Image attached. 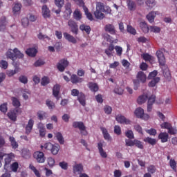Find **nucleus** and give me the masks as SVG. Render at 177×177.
<instances>
[{"label": "nucleus", "mask_w": 177, "mask_h": 177, "mask_svg": "<svg viewBox=\"0 0 177 177\" xmlns=\"http://www.w3.org/2000/svg\"><path fill=\"white\" fill-rule=\"evenodd\" d=\"M103 12V3L98 2L96 4V10L94 12V16L97 20H103L106 15L102 12Z\"/></svg>", "instance_id": "1"}, {"label": "nucleus", "mask_w": 177, "mask_h": 177, "mask_svg": "<svg viewBox=\"0 0 177 177\" xmlns=\"http://www.w3.org/2000/svg\"><path fill=\"white\" fill-rule=\"evenodd\" d=\"M134 114L137 118H141V120H145V121H147L150 118V115L145 113V110L141 107L137 108L134 111Z\"/></svg>", "instance_id": "2"}, {"label": "nucleus", "mask_w": 177, "mask_h": 177, "mask_svg": "<svg viewBox=\"0 0 177 177\" xmlns=\"http://www.w3.org/2000/svg\"><path fill=\"white\" fill-rule=\"evenodd\" d=\"M72 125L73 128H77L80 131V133L84 135V136H86V135H88L86 127H85L84 122H73Z\"/></svg>", "instance_id": "3"}, {"label": "nucleus", "mask_w": 177, "mask_h": 177, "mask_svg": "<svg viewBox=\"0 0 177 177\" xmlns=\"http://www.w3.org/2000/svg\"><path fill=\"white\" fill-rule=\"evenodd\" d=\"M45 150H50L53 154V156H56L59 153V150H60V146L54 145L50 142H47L44 145Z\"/></svg>", "instance_id": "4"}, {"label": "nucleus", "mask_w": 177, "mask_h": 177, "mask_svg": "<svg viewBox=\"0 0 177 177\" xmlns=\"http://www.w3.org/2000/svg\"><path fill=\"white\" fill-rule=\"evenodd\" d=\"M33 158L38 162L39 164H44L45 162V160H46V158L45 157V153L42 151H35L33 153Z\"/></svg>", "instance_id": "5"}, {"label": "nucleus", "mask_w": 177, "mask_h": 177, "mask_svg": "<svg viewBox=\"0 0 177 177\" xmlns=\"http://www.w3.org/2000/svg\"><path fill=\"white\" fill-rule=\"evenodd\" d=\"M69 64L70 63L68 62V61L66 59H62L57 64V68L61 73H63V71H64V70H66V67H68Z\"/></svg>", "instance_id": "6"}, {"label": "nucleus", "mask_w": 177, "mask_h": 177, "mask_svg": "<svg viewBox=\"0 0 177 177\" xmlns=\"http://www.w3.org/2000/svg\"><path fill=\"white\" fill-rule=\"evenodd\" d=\"M69 64L70 63L68 62V61L66 59H62L57 64V68L61 73H63V71H64V70H66V67H68Z\"/></svg>", "instance_id": "7"}, {"label": "nucleus", "mask_w": 177, "mask_h": 177, "mask_svg": "<svg viewBox=\"0 0 177 177\" xmlns=\"http://www.w3.org/2000/svg\"><path fill=\"white\" fill-rule=\"evenodd\" d=\"M68 27H70L73 34H75V35L78 34V24H77V22H75V21L70 19L68 21Z\"/></svg>", "instance_id": "8"}, {"label": "nucleus", "mask_w": 177, "mask_h": 177, "mask_svg": "<svg viewBox=\"0 0 177 177\" xmlns=\"http://www.w3.org/2000/svg\"><path fill=\"white\" fill-rule=\"evenodd\" d=\"M11 100L12 106L15 107V111H16V113H21V111H20V109H19V107L21 106L20 100H19V99H17L16 97H12Z\"/></svg>", "instance_id": "9"}, {"label": "nucleus", "mask_w": 177, "mask_h": 177, "mask_svg": "<svg viewBox=\"0 0 177 177\" xmlns=\"http://www.w3.org/2000/svg\"><path fill=\"white\" fill-rule=\"evenodd\" d=\"M156 102V95H152L148 98L147 102V112L151 113L153 110V104Z\"/></svg>", "instance_id": "10"}, {"label": "nucleus", "mask_w": 177, "mask_h": 177, "mask_svg": "<svg viewBox=\"0 0 177 177\" xmlns=\"http://www.w3.org/2000/svg\"><path fill=\"white\" fill-rule=\"evenodd\" d=\"M156 56L158 57L160 66H165V56H164V53L158 50L156 52Z\"/></svg>", "instance_id": "11"}, {"label": "nucleus", "mask_w": 177, "mask_h": 177, "mask_svg": "<svg viewBox=\"0 0 177 177\" xmlns=\"http://www.w3.org/2000/svg\"><path fill=\"white\" fill-rule=\"evenodd\" d=\"M34 120L30 119L28 122L25 127V133L26 135H30L31 131H32V128H34Z\"/></svg>", "instance_id": "12"}, {"label": "nucleus", "mask_w": 177, "mask_h": 177, "mask_svg": "<svg viewBox=\"0 0 177 177\" xmlns=\"http://www.w3.org/2000/svg\"><path fill=\"white\" fill-rule=\"evenodd\" d=\"M158 139L160 140L161 143H167L169 139V134L167 132H160L158 136Z\"/></svg>", "instance_id": "13"}, {"label": "nucleus", "mask_w": 177, "mask_h": 177, "mask_svg": "<svg viewBox=\"0 0 177 177\" xmlns=\"http://www.w3.org/2000/svg\"><path fill=\"white\" fill-rule=\"evenodd\" d=\"M115 120L120 124H125L126 125L131 124V121L129 119H127V118H125L124 116L121 115H117Z\"/></svg>", "instance_id": "14"}, {"label": "nucleus", "mask_w": 177, "mask_h": 177, "mask_svg": "<svg viewBox=\"0 0 177 177\" xmlns=\"http://www.w3.org/2000/svg\"><path fill=\"white\" fill-rule=\"evenodd\" d=\"M104 30L106 32H109L111 35H115L117 30H115V27L113 24H108L105 26Z\"/></svg>", "instance_id": "15"}, {"label": "nucleus", "mask_w": 177, "mask_h": 177, "mask_svg": "<svg viewBox=\"0 0 177 177\" xmlns=\"http://www.w3.org/2000/svg\"><path fill=\"white\" fill-rule=\"evenodd\" d=\"M15 158V153H10L8 154V156L5 158L4 169L9 168V165L12 162V160Z\"/></svg>", "instance_id": "16"}, {"label": "nucleus", "mask_w": 177, "mask_h": 177, "mask_svg": "<svg viewBox=\"0 0 177 177\" xmlns=\"http://www.w3.org/2000/svg\"><path fill=\"white\" fill-rule=\"evenodd\" d=\"M82 171H84V166L82 164H76L73 166V174L75 175H81Z\"/></svg>", "instance_id": "17"}, {"label": "nucleus", "mask_w": 177, "mask_h": 177, "mask_svg": "<svg viewBox=\"0 0 177 177\" xmlns=\"http://www.w3.org/2000/svg\"><path fill=\"white\" fill-rule=\"evenodd\" d=\"M71 82L72 84H81L82 82H84V78L80 77L75 74H73L71 76Z\"/></svg>", "instance_id": "18"}, {"label": "nucleus", "mask_w": 177, "mask_h": 177, "mask_svg": "<svg viewBox=\"0 0 177 177\" xmlns=\"http://www.w3.org/2000/svg\"><path fill=\"white\" fill-rule=\"evenodd\" d=\"M73 10H71V3H66L65 5V19H68L71 16Z\"/></svg>", "instance_id": "19"}, {"label": "nucleus", "mask_w": 177, "mask_h": 177, "mask_svg": "<svg viewBox=\"0 0 177 177\" xmlns=\"http://www.w3.org/2000/svg\"><path fill=\"white\" fill-rule=\"evenodd\" d=\"M97 149L101 157H102V158H107V153L103 149V142H100L97 143Z\"/></svg>", "instance_id": "20"}, {"label": "nucleus", "mask_w": 177, "mask_h": 177, "mask_svg": "<svg viewBox=\"0 0 177 177\" xmlns=\"http://www.w3.org/2000/svg\"><path fill=\"white\" fill-rule=\"evenodd\" d=\"M41 12L44 19L50 17V11L46 5H44L41 8Z\"/></svg>", "instance_id": "21"}, {"label": "nucleus", "mask_w": 177, "mask_h": 177, "mask_svg": "<svg viewBox=\"0 0 177 177\" xmlns=\"http://www.w3.org/2000/svg\"><path fill=\"white\" fill-rule=\"evenodd\" d=\"M37 53L38 50H37V48H30L26 50V55H28V56H30V57H35Z\"/></svg>", "instance_id": "22"}, {"label": "nucleus", "mask_w": 177, "mask_h": 177, "mask_svg": "<svg viewBox=\"0 0 177 177\" xmlns=\"http://www.w3.org/2000/svg\"><path fill=\"white\" fill-rule=\"evenodd\" d=\"M136 78L138 81L142 82V84H145V82H146V80L147 79L146 74H145V73H143L142 71H139L138 73Z\"/></svg>", "instance_id": "23"}, {"label": "nucleus", "mask_w": 177, "mask_h": 177, "mask_svg": "<svg viewBox=\"0 0 177 177\" xmlns=\"http://www.w3.org/2000/svg\"><path fill=\"white\" fill-rule=\"evenodd\" d=\"M6 24H8L6 17H1L0 19V31H5L6 30Z\"/></svg>", "instance_id": "24"}, {"label": "nucleus", "mask_w": 177, "mask_h": 177, "mask_svg": "<svg viewBox=\"0 0 177 177\" xmlns=\"http://www.w3.org/2000/svg\"><path fill=\"white\" fill-rule=\"evenodd\" d=\"M64 37L65 39H67V41H68V42H71V44H77V39H75V37H74V36H73L67 32H64Z\"/></svg>", "instance_id": "25"}, {"label": "nucleus", "mask_w": 177, "mask_h": 177, "mask_svg": "<svg viewBox=\"0 0 177 177\" xmlns=\"http://www.w3.org/2000/svg\"><path fill=\"white\" fill-rule=\"evenodd\" d=\"M17 113L16 112V111H15V109L10 111L7 115L8 117V118H10L11 120V121H17Z\"/></svg>", "instance_id": "26"}, {"label": "nucleus", "mask_w": 177, "mask_h": 177, "mask_svg": "<svg viewBox=\"0 0 177 177\" xmlns=\"http://www.w3.org/2000/svg\"><path fill=\"white\" fill-rule=\"evenodd\" d=\"M88 87L91 91V92H97L99 91V85L97 83L89 82L88 84Z\"/></svg>", "instance_id": "27"}, {"label": "nucleus", "mask_w": 177, "mask_h": 177, "mask_svg": "<svg viewBox=\"0 0 177 177\" xmlns=\"http://www.w3.org/2000/svg\"><path fill=\"white\" fill-rule=\"evenodd\" d=\"M59 93H60V85L55 84L53 88V95L59 100Z\"/></svg>", "instance_id": "28"}, {"label": "nucleus", "mask_w": 177, "mask_h": 177, "mask_svg": "<svg viewBox=\"0 0 177 177\" xmlns=\"http://www.w3.org/2000/svg\"><path fill=\"white\" fill-rule=\"evenodd\" d=\"M114 45L110 44L106 49H105V53L108 57H111L113 56V52H114Z\"/></svg>", "instance_id": "29"}, {"label": "nucleus", "mask_w": 177, "mask_h": 177, "mask_svg": "<svg viewBox=\"0 0 177 177\" xmlns=\"http://www.w3.org/2000/svg\"><path fill=\"white\" fill-rule=\"evenodd\" d=\"M157 16V12L154 11H151L147 15V19L149 23H154V19Z\"/></svg>", "instance_id": "30"}, {"label": "nucleus", "mask_w": 177, "mask_h": 177, "mask_svg": "<svg viewBox=\"0 0 177 177\" xmlns=\"http://www.w3.org/2000/svg\"><path fill=\"white\" fill-rule=\"evenodd\" d=\"M127 4L129 10H130L131 11L136 10V3H135V1L132 0H127Z\"/></svg>", "instance_id": "31"}, {"label": "nucleus", "mask_w": 177, "mask_h": 177, "mask_svg": "<svg viewBox=\"0 0 177 177\" xmlns=\"http://www.w3.org/2000/svg\"><path fill=\"white\" fill-rule=\"evenodd\" d=\"M140 27L145 34H147V32L150 31V28H149V26H147V24L145 21L140 22Z\"/></svg>", "instance_id": "32"}, {"label": "nucleus", "mask_w": 177, "mask_h": 177, "mask_svg": "<svg viewBox=\"0 0 177 177\" xmlns=\"http://www.w3.org/2000/svg\"><path fill=\"white\" fill-rule=\"evenodd\" d=\"M9 142L11 145L12 149H18L19 148V143L16 142V139L13 136H10L9 137Z\"/></svg>", "instance_id": "33"}, {"label": "nucleus", "mask_w": 177, "mask_h": 177, "mask_svg": "<svg viewBox=\"0 0 177 177\" xmlns=\"http://www.w3.org/2000/svg\"><path fill=\"white\" fill-rule=\"evenodd\" d=\"M80 30H81V31H85V32L89 35V34H91V28L90 26L88 25H85V24H82L80 26Z\"/></svg>", "instance_id": "34"}, {"label": "nucleus", "mask_w": 177, "mask_h": 177, "mask_svg": "<svg viewBox=\"0 0 177 177\" xmlns=\"http://www.w3.org/2000/svg\"><path fill=\"white\" fill-rule=\"evenodd\" d=\"M144 142L148 143L149 145H151V146H155V145H157V140H156V138H152L150 137L145 138L144 139Z\"/></svg>", "instance_id": "35"}, {"label": "nucleus", "mask_w": 177, "mask_h": 177, "mask_svg": "<svg viewBox=\"0 0 177 177\" xmlns=\"http://www.w3.org/2000/svg\"><path fill=\"white\" fill-rule=\"evenodd\" d=\"M73 18L75 20H77L79 21L82 19V14H81V11L78 9H75V10L73 12Z\"/></svg>", "instance_id": "36"}, {"label": "nucleus", "mask_w": 177, "mask_h": 177, "mask_svg": "<svg viewBox=\"0 0 177 177\" xmlns=\"http://www.w3.org/2000/svg\"><path fill=\"white\" fill-rule=\"evenodd\" d=\"M100 129L102 132V135H103L104 138L105 139V140H110L111 137H110V134L109 133V131H107V129H106L104 127H101Z\"/></svg>", "instance_id": "37"}, {"label": "nucleus", "mask_w": 177, "mask_h": 177, "mask_svg": "<svg viewBox=\"0 0 177 177\" xmlns=\"http://www.w3.org/2000/svg\"><path fill=\"white\" fill-rule=\"evenodd\" d=\"M160 79L158 77L153 78L151 82H149L148 86H149V88H154V86L160 82Z\"/></svg>", "instance_id": "38"}, {"label": "nucleus", "mask_w": 177, "mask_h": 177, "mask_svg": "<svg viewBox=\"0 0 177 177\" xmlns=\"http://www.w3.org/2000/svg\"><path fill=\"white\" fill-rule=\"evenodd\" d=\"M147 100V95H140L137 100V103L138 104H143V103H146Z\"/></svg>", "instance_id": "39"}, {"label": "nucleus", "mask_w": 177, "mask_h": 177, "mask_svg": "<svg viewBox=\"0 0 177 177\" xmlns=\"http://www.w3.org/2000/svg\"><path fill=\"white\" fill-rule=\"evenodd\" d=\"M55 138H57V140H58L60 145H64V138H63V135L62 134V133L57 132L55 134Z\"/></svg>", "instance_id": "40"}, {"label": "nucleus", "mask_w": 177, "mask_h": 177, "mask_svg": "<svg viewBox=\"0 0 177 177\" xmlns=\"http://www.w3.org/2000/svg\"><path fill=\"white\" fill-rule=\"evenodd\" d=\"M14 52V55H15V59H23V57H24V54L21 53V52H20V50H19V49L17 48H15L13 50Z\"/></svg>", "instance_id": "41"}, {"label": "nucleus", "mask_w": 177, "mask_h": 177, "mask_svg": "<svg viewBox=\"0 0 177 177\" xmlns=\"http://www.w3.org/2000/svg\"><path fill=\"white\" fill-rule=\"evenodd\" d=\"M77 100L82 104V106H85L86 104L85 101V94L80 93V95L77 97Z\"/></svg>", "instance_id": "42"}, {"label": "nucleus", "mask_w": 177, "mask_h": 177, "mask_svg": "<svg viewBox=\"0 0 177 177\" xmlns=\"http://www.w3.org/2000/svg\"><path fill=\"white\" fill-rule=\"evenodd\" d=\"M47 114L46 112L43 111H39L37 112V116L39 120H40V121H42V120H44V118H46L47 117Z\"/></svg>", "instance_id": "43"}, {"label": "nucleus", "mask_w": 177, "mask_h": 177, "mask_svg": "<svg viewBox=\"0 0 177 177\" xmlns=\"http://www.w3.org/2000/svg\"><path fill=\"white\" fill-rule=\"evenodd\" d=\"M21 10V3H16L14 4L12 11L14 13H17Z\"/></svg>", "instance_id": "44"}, {"label": "nucleus", "mask_w": 177, "mask_h": 177, "mask_svg": "<svg viewBox=\"0 0 177 177\" xmlns=\"http://www.w3.org/2000/svg\"><path fill=\"white\" fill-rule=\"evenodd\" d=\"M6 56L8 59H11V60H16V55H15V52H12V50H8L6 52Z\"/></svg>", "instance_id": "45"}, {"label": "nucleus", "mask_w": 177, "mask_h": 177, "mask_svg": "<svg viewBox=\"0 0 177 177\" xmlns=\"http://www.w3.org/2000/svg\"><path fill=\"white\" fill-rule=\"evenodd\" d=\"M134 146L138 147V149H140V150H143L144 149L143 143L139 140H134Z\"/></svg>", "instance_id": "46"}, {"label": "nucleus", "mask_w": 177, "mask_h": 177, "mask_svg": "<svg viewBox=\"0 0 177 177\" xmlns=\"http://www.w3.org/2000/svg\"><path fill=\"white\" fill-rule=\"evenodd\" d=\"M142 57L145 62H151L153 60V56L150 55L149 53L142 54Z\"/></svg>", "instance_id": "47"}, {"label": "nucleus", "mask_w": 177, "mask_h": 177, "mask_svg": "<svg viewBox=\"0 0 177 177\" xmlns=\"http://www.w3.org/2000/svg\"><path fill=\"white\" fill-rule=\"evenodd\" d=\"M104 111L105 114H107L108 115H110L113 111V108L109 105H105L104 107Z\"/></svg>", "instance_id": "48"}, {"label": "nucleus", "mask_w": 177, "mask_h": 177, "mask_svg": "<svg viewBox=\"0 0 177 177\" xmlns=\"http://www.w3.org/2000/svg\"><path fill=\"white\" fill-rule=\"evenodd\" d=\"M169 166L173 169V171H174V172H176V161H175V159H170Z\"/></svg>", "instance_id": "49"}, {"label": "nucleus", "mask_w": 177, "mask_h": 177, "mask_svg": "<svg viewBox=\"0 0 177 177\" xmlns=\"http://www.w3.org/2000/svg\"><path fill=\"white\" fill-rule=\"evenodd\" d=\"M162 129H167V131L172 127V124L168 122H165L160 125Z\"/></svg>", "instance_id": "50"}, {"label": "nucleus", "mask_w": 177, "mask_h": 177, "mask_svg": "<svg viewBox=\"0 0 177 177\" xmlns=\"http://www.w3.org/2000/svg\"><path fill=\"white\" fill-rule=\"evenodd\" d=\"M10 169L12 172H17V169H19V163L17 162H13L10 165Z\"/></svg>", "instance_id": "51"}, {"label": "nucleus", "mask_w": 177, "mask_h": 177, "mask_svg": "<svg viewBox=\"0 0 177 177\" xmlns=\"http://www.w3.org/2000/svg\"><path fill=\"white\" fill-rule=\"evenodd\" d=\"M59 166L60 167V168H62V169H64V171H67V169H68V163L64 161L60 162L59 163Z\"/></svg>", "instance_id": "52"}, {"label": "nucleus", "mask_w": 177, "mask_h": 177, "mask_svg": "<svg viewBox=\"0 0 177 177\" xmlns=\"http://www.w3.org/2000/svg\"><path fill=\"white\" fill-rule=\"evenodd\" d=\"M50 82V80H49V77L44 76L41 79V84L43 86H45L48 85V84H49Z\"/></svg>", "instance_id": "53"}, {"label": "nucleus", "mask_w": 177, "mask_h": 177, "mask_svg": "<svg viewBox=\"0 0 177 177\" xmlns=\"http://www.w3.org/2000/svg\"><path fill=\"white\" fill-rule=\"evenodd\" d=\"M145 3L147 6L149 8V9H151V8H154V6H156V1L154 0H147Z\"/></svg>", "instance_id": "54"}, {"label": "nucleus", "mask_w": 177, "mask_h": 177, "mask_svg": "<svg viewBox=\"0 0 177 177\" xmlns=\"http://www.w3.org/2000/svg\"><path fill=\"white\" fill-rule=\"evenodd\" d=\"M149 31H151V32L158 33L160 32L161 28L158 26H150Z\"/></svg>", "instance_id": "55"}, {"label": "nucleus", "mask_w": 177, "mask_h": 177, "mask_svg": "<svg viewBox=\"0 0 177 177\" xmlns=\"http://www.w3.org/2000/svg\"><path fill=\"white\" fill-rule=\"evenodd\" d=\"M46 104L50 110H53V109H55V102H53L49 100H46Z\"/></svg>", "instance_id": "56"}, {"label": "nucleus", "mask_w": 177, "mask_h": 177, "mask_svg": "<svg viewBox=\"0 0 177 177\" xmlns=\"http://www.w3.org/2000/svg\"><path fill=\"white\" fill-rule=\"evenodd\" d=\"M146 132L147 133H149V135H151V136H156L157 135V130L153 128L146 130Z\"/></svg>", "instance_id": "57"}, {"label": "nucleus", "mask_w": 177, "mask_h": 177, "mask_svg": "<svg viewBox=\"0 0 177 177\" xmlns=\"http://www.w3.org/2000/svg\"><path fill=\"white\" fill-rule=\"evenodd\" d=\"M127 32L132 35H136V30L132 27V26H127Z\"/></svg>", "instance_id": "58"}, {"label": "nucleus", "mask_w": 177, "mask_h": 177, "mask_svg": "<svg viewBox=\"0 0 177 177\" xmlns=\"http://www.w3.org/2000/svg\"><path fill=\"white\" fill-rule=\"evenodd\" d=\"M125 135L128 139H135V136L133 135V131H132V130L126 131Z\"/></svg>", "instance_id": "59"}, {"label": "nucleus", "mask_w": 177, "mask_h": 177, "mask_svg": "<svg viewBox=\"0 0 177 177\" xmlns=\"http://www.w3.org/2000/svg\"><path fill=\"white\" fill-rule=\"evenodd\" d=\"M22 156L24 158H30L31 157V152H30V150H24L22 151Z\"/></svg>", "instance_id": "60"}, {"label": "nucleus", "mask_w": 177, "mask_h": 177, "mask_svg": "<svg viewBox=\"0 0 177 177\" xmlns=\"http://www.w3.org/2000/svg\"><path fill=\"white\" fill-rule=\"evenodd\" d=\"M169 135H176L177 134V128L176 127H171L168 130V133Z\"/></svg>", "instance_id": "61"}, {"label": "nucleus", "mask_w": 177, "mask_h": 177, "mask_svg": "<svg viewBox=\"0 0 177 177\" xmlns=\"http://www.w3.org/2000/svg\"><path fill=\"white\" fill-rule=\"evenodd\" d=\"M0 111L4 113H6V111H8V103H3L1 105H0Z\"/></svg>", "instance_id": "62"}, {"label": "nucleus", "mask_w": 177, "mask_h": 177, "mask_svg": "<svg viewBox=\"0 0 177 177\" xmlns=\"http://www.w3.org/2000/svg\"><path fill=\"white\" fill-rule=\"evenodd\" d=\"M55 4L57 8H62L64 5V0H55Z\"/></svg>", "instance_id": "63"}, {"label": "nucleus", "mask_w": 177, "mask_h": 177, "mask_svg": "<svg viewBox=\"0 0 177 177\" xmlns=\"http://www.w3.org/2000/svg\"><path fill=\"white\" fill-rule=\"evenodd\" d=\"M114 49L116 50V53H117L118 56H122V47L119 46H115Z\"/></svg>", "instance_id": "64"}]
</instances>
